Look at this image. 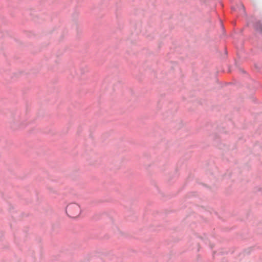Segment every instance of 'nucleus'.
Masks as SVG:
<instances>
[{
    "label": "nucleus",
    "mask_w": 262,
    "mask_h": 262,
    "mask_svg": "<svg viewBox=\"0 0 262 262\" xmlns=\"http://www.w3.org/2000/svg\"><path fill=\"white\" fill-rule=\"evenodd\" d=\"M66 212L70 217L75 218L80 214L81 209L78 204L72 203L67 205Z\"/></svg>",
    "instance_id": "1"
},
{
    "label": "nucleus",
    "mask_w": 262,
    "mask_h": 262,
    "mask_svg": "<svg viewBox=\"0 0 262 262\" xmlns=\"http://www.w3.org/2000/svg\"><path fill=\"white\" fill-rule=\"evenodd\" d=\"M256 29L262 33V24L257 23L256 25Z\"/></svg>",
    "instance_id": "2"
}]
</instances>
